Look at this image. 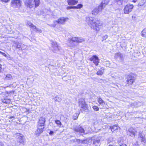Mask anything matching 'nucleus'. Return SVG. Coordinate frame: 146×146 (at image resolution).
<instances>
[{
	"mask_svg": "<svg viewBox=\"0 0 146 146\" xmlns=\"http://www.w3.org/2000/svg\"><path fill=\"white\" fill-rule=\"evenodd\" d=\"M86 21L88 25L91 28L93 29L99 31L100 30V25L99 21L96 22L94 19V18L92 17H86Z\"/></svg>",
	"mask_w": 146,
	"mask_h": 146,
	"instance_id": "1",
	"label": "nucleus"
},
{
	"mask_svg": "<svg viewBox=\"0 0 146 146\" xmlns=\"http://www.w3.org/2000/svg\"><path fill=\"white\" fill-rule=\"evenodd\" d=\"M68 41L70 46H75L77 45V43L82 42L84 41L85 40L82 37L75 36L72 37L71 38H69Z\"/></svg>",
	"mask_w": 146,
	"mask_h": 146,
	"instance_id": "2",
	"label": "nucleus"
},
{
	"mask_svg": "<svg viewBox=\"0 0 146 146\" xmlns=\"http://www.w3.org/2000/svg\"><path fill=\"white\" fill-rule=\"evenodd\" d=\"M40 3V0H27L24 2L25 6L30 8L38 6Z\"/></svg>",
	"mask_w": 146,
	"mask_h": 146,
	"instance_id": "3",
	"label": "nucleus"
},
{
	"mask_svg": "<svg viewBox=\"0 0 146 146\" xmlns=\"http://www.w3.org/2000/svg\"><path fill=\"white\" fill-rule=\"evenodd\" d=\"M134 76L135 74L131 73L127 75L126 78V84L127 86L131 85L135 82V78Z\"/></svg>",
	"mask_w": 146,
	"mask_h": 146,
	"instance_id": "4",
	"label": "nucleus"
},
{
	"mask_svg": "<svg viewBox=\"0 0 146 146\" xmlns=\"http://www.w3.org/2000/svg\"><path fill=\"white\" fill-rule=\"evenodd\" d=\"M79 105L81 108L80 111L81 112L86 111L88 110L87 105L85 104V102L84 99L83 98L80 99L79 100Z\"/></svg>",
	"mask_w": 146,
	"mask_h": 146,
	"instance_id": "5",
	"label": "nucleus"
},
{
	"mask_svg": "<svg viewBox=\"0 0 146 146\" xmlns=\"http://www.w3.org/2000/svg\"><path fill=\"white\" fill-rule=\"evenodd\" d=\"M68 18H65L64 17H61L58 19L57 21H53V23L50 25H48L49 26L51 27H54L57 24H63L66 21Z\"/></svg>",
	"mask_w": 146,
	"mask_h": 146,
	"instance_id": "6",
	"label": "nucleus"
},
{
	"mask_svg": "<svg viewBox=\"0 0 146 146\" xmlns=\"http://www.w3.org/2000/svg\"><path fill=\"white\" fill-rule=\"evenodd\" d=\"M134 8V5L132 4L128 3L124 7L123 11L124 13L125 14H129L131 12Z\"/></svg>",
	"mask_w": 146,
	"mask_h": 146,
	"instance_id": "7",
	"label": "nucleus"
},
{
	"mask_svg": "<svg viewBox=\"0 0 146 146\" xmlns=\"http://www.w3.org/2000/svg\"><path fill=\"white\" fill-rule=\"evenodd\" d=\"M21 2L20 0H12L11 1V5L14 8H19L21 5Z\"/></svg>",
	"mask_w": 146,
	"mask_h": 146,
	"instance_id": "8",
	"label": "nucleus"
},
{
	"mask_svg": "<svg viewBox=\"0 0 146 146\" xmlns=\"http://www.w3.org/2000/svg\"><path fill=\"white\" fill-rule=\"evenodd\" d=\"M15 138L17 141L20 143L23 144L24 143L23 138V135L19 133H17L15 134Z\"/></svg>",
	"mask_w": 146,
	"mask_h": 146,
	"instance_id": "9",
	"label": "nucleus"
},
{
	"mask_svg": "<svg viewBox=\"0 0 146 146\" xmlns=\"http://www.w3.org/2000/svg\"><path fill=\"white\" fill-rule=\"evenodd\" d=\"M44 126L45 125H43L37 124V129L35 132V134L37 136H39L43 132Z\"/></svg>",
	"mask_w": 146,
	"mask_h": 146,
	"instance_id": "10",
	"label": "nucleus"
},
{
	"mask_svg": "<svg viewBox=\"0 0 146 146\" xmlns=\"http://www.w3.org/2000/svg\"><path fill=\"white\" fill-rule=\"evenodd\" d=\"M73 130L76 133H84L85 132V130L80 125L74 127L73 128Z\"/></svg>",
	"mask_w": 146,
	"mask_h": 146,
	"instance_id": "11",
	"label": "nucleus"
},
{
	"mask_svg": "<svg viewBox=\"0 0 146 146\" xmlns=\"http://www.w3.org/2000/svg\"><path fill=\"white\" fill-rule=\"evenodd\" d=\"M91 61H93V63L96 65H98L99 62V59L98 57L96 55H93L90 58Z\"/></svg>",
	"mask_w": 146,
	"mask_h": 146,
	"instance_id": "12",
	"label": "nucleus"
},
{
	"mask_svg": "<svg viewBox=\"0 0 146 146\" xmlns=\"http://www.w3.org/2000/svg\"><path fill=\"white\" fill-rule=\"evenodd\" d=\"M51 44L52 48H53L52 50L54 52H56V51L60 50V47L58 46L56 42H52Z\"/></svg>",
	"mask_w": 146,
	"mask_h": 146,
	"instance_id": "13",
	"label": "nucleus"
},
{
	"mask_svg": "<svg viewBox=\"0 0 146 146\" xmlns=\"http://www.w3.org/2000/svg\"><path fill=\"white\" fill-rule=\"evenodd\" d=\"M138 138L142 143H146V137L145 136H143L141 133L139 134Z\"/></svg>",
	"mask_w": 146,
	"mask_h": 146,
	"instance_id": "14",
	"label": "nucleus"
},
{
	"mask_svg": "<svg viewBox=\"0 0 146 146\" xmlns=\"http://www.w3.org/2000/svg\"><path fill=\"white\" fill-rule=\"evenodd\" d=\"M110 129L112 132L120 130V128L117 125H114L110 126Z\"/></svg>",
	"mask_w": 146,
	"mask_h": 146,
	"instance_id": "15",
	"label": "nucleus"
},
{
	"mask_svg": "<svg viewBox=\"0 0 146 146\" xmlns=\"http://www.w3.org/2000/svg\"><path fill=\"white\" fill-rule=\"evenodd\" d=\"M88 142V140L87 139H84L83 140L77 139L76 141L77 144L79 145L86 144Z\"/></svg>",
	"mask_w": 146,
	"mask_h": 146,
	"instance_id": "16",
	"label": "nucleus"
},
{
	"mask_svg": "<svg viewBox=\"0 0 146 146\" xmlns=\"http://www.w3.org/2000/svg\"><path fill=\"white\" fill-rule=\"evenodd\" d=\"M45 122V119L44 117H41L39 119V120L38 122V124L43 125H44V123Z\"/></svg>",
	"mask_w": 146,
	"mask_h": 146,
	"instance_id": "17",
	"label": "nucleus"
},
{
	"mask_svg": "<svg viewBox=\"0 0 146 146\" xmlns=\"http://www.w3.org/2000/svg\"><path fill=\"white\" fill-rule=\"evenodd\" d=\"M100 6L99 5L98 7H96L94 8L92 11V14L95 15H97L100 10Z\"/></svg>",
	"mask_w": 146,
	"mask_h": 146,
	"instance_id": "18",
	"label": "nucleus"
},
{
	"mask_svg": "<svg viewBox=\"0 0 146 146\" xmlns=\"http://www.w3.org/2000/svg\"><path fill=\"white\" fill-rule=\"evenodd\" d=\"M67 2L69 5H74L76 4L78 1L75 0H68Z\"/></svg>",
	"mask_w": 146,
	"mask_h": 146,
	"instance_id": "19",
	"label": "nucleus"
},
{
	"mask_svg": "<svg viewBox=\"0 0 146 146\" xmlns=\"http://www.w3.org/2000/svg\"><path fill=\"white\" fill-rule=\"evenodd\" d=\"M146 4V0H141L138 3V6L141 7Z\"/></svg>",
	"mask_w": 146,
	"mask_h": 146,
	"instance_id": "20",
	"label": "nucleus"
},
{
	"mask_svg": "<svg viewBox=\"0 0 146 146\" xmlns=\"http://www.w3.org/2000/svg\"><path fill=\"white\" fill-rule=\"evenodd\" d=\"M114 57L115 58H117L118 57H119L122 59L123 58V56L120 52H119L115 54Z\"/></svg>",
	"mask_w": 146,
	"mask_h": 146,
	"instance_id": "21",
	"label": "nucleus"
},
{
	"mask_svg": "<svg viewBox=\"0 0 146 146\" xmlns=\"http://www.w3.org/2000/svg\"><path fill=\"white\" fill-rule=\"evenodd\" d=\"M141 35L143 37H146V28L142 31Z\"/></svg>",
	"mask_w": 146,
	"mask_h": 146,
	"instance_id": "22",
	"label": "nucleus"
},
{
	"mask_svg": "<svg viewBox=\"0 0 146 146\" xmlns=\"http://www.w3.org/2000/svg\"><path fill=\"white\" fill-rule=\"evenodd\" d=\"M2 102L4 103L9 104L10 103V100L9 99H2Z\"/></svg>",
	"mask_w": 146,
	"mask_h": 146,
	"instance_id": "23",
	"label": "nucleus"
},
{
	"mask_svg": "<svg viewBox=\"0 0 146 146\" xmlns=\"http://www.w3.org/2000/svg\"><path fill=\"white\" fill-rule=\"evenodd\" d=\"M12 78V76L11 74H8L6 76L5 79L6 80H10Z\"/></svg>",
	"mask_w": 146,
	"mask_h": 146,
	"instance_id": "24",
	"label": "nucleus"
},
{
	"mask_svg": "<svg viewBox=\"0 0 146 146\" xmlns=\"http://www.w3.org/2000/svg\"><path fill=\"white\" fill-rule=\"evenodd\" d=\"M15 44L16 46V48L19 49V50L21 49H22V48H21V45L20 44L19 42H16L15 43Z\"/></svg>",
	"mask_w": 146,
	"mask_h": 146,
	"instance_id": "25",
	"label": "nucleus"
},
{
	"mask_svg": "<svg viewBox=\"0 0 146 146\" xmlns=\"http://www.w3.org/2000/svg\"><path fill=\"white\" fill-rule=\"evenodd\" d=\"M54 99L55 102H60L61 100V99L57 96H56L55 97H54Z\"/></svg>",
	"mask_w": 146,
	"mask_h": 146,
	"instance_id": "26",
	"label": "nucleus"
},
{
	"mask_svg": "<svg viewBox=\"0 0 146 146\" xmlns=\"http://www.w3.org/2000/svg\"><path fill=\"white\" fill-rule=\"evenodd\" d=\"M83 7V5L81 4H78L77 5V6H74V8L78 9H80L82 8Z\"/></svg>",
	"mask_w": 146,
	"mask_h": 146,
	"instance_id": "27",
	"label": "nucleus"
},
{
	"mask_svg": "<svg viewBox=\"0 0 146 146\" xmlns=\"http://www.w3.org/2000/svg\"><path fill=\"white\" fill-rule=\"evenodd\" d=\"M100 142V138H98L96 140H95L94 142V143L95 144H96V143H99Z\"/></svg>",
	"mask_w": 146,
	"mask_h": 146,
	"instance_id": "28",
	"label": "nucleus"
},
{
	"mask_svg": "<svg viewBox=\"0 0 146 146\" xmlns=\"http://www.w3.org/2000/svg\"><path fill=\"white\" fill-rule=\"evenodd\" d=\"M93 108L94 110L96 111H98L99 110L97 106H93Z\"/></svg>",
	"mask_w": 146,
	"mask_h": 146,
	"instance_id": "29",
	"label": "nucleus"
},
{
	"mask_svg": "<svg viewBox=\"0 0 146 146\" xmlns=\"http://www.w3.org/2000/svg\"><path fill=\"white\" fill-rule=\"evenodd\" d=\"M55 122L57 125H60L62 124L61 122L59 120H55Z\"/></svg>",
	"mask_w": 146,
	"mask_h": 146,
	"instance_id": "30",
	"label": "nucleus"
},
{
	"mask_svg": "<svg viewBox=\"0 0 146 146\" xmlns=\"http://www.w3.org/2000/svg\"><path fill=\"white\" fill-rule=\"evenodd\" d=\"M27 24L30 27H31L33 25L32 23L29 21H28L27 23Z\"/></svg>",
	"mask_w": 146,
	"mask_h": 146,
	"instance_id": "31",
	"label": "nucleus"
},
{
	"mask_svg": "<svg viewBox=\"0 0 146 146\" xmlns=\"http://www.w3.org/2000/svg\"><path fill=\"white\" fill-rule=\"evenodd\" d=\"M35 31L37 32H38L39 33H41L42 31L40 29L36 28V29L35 30Z\"/></svg>",
	"mask_w": 146,
	"mask_h": 146,
	"instance_id": "32",
	"label": "nucleus"
},
{
	"mask_svg": "<svg viewBox=\"0 0 146 146\" xmlns=\"http://www.w3.org/2000/svg\"><path fill=\"white\" fill-rule=\"evenodd\" d=\"M115 1L116 3H117V4H118V2H119L121 4L122 3V1L121 0H115Z\"/></svg>",
	"mask_w": 146,
	"mask_h": 146,
	"instance_id": "33",
	"label": "nucleus"
},
{
	"mask_svg": "<svg viewBox=\"0 0 146 146\" xmlns=\"http://www.w3.org/2000/svg\"><path fill=\"white\" fill-rule=\"evenodd\" d=\"M31 28L34 31H35V30H36L37 27L36 26H35L34 25H33V26H32Z\"/></svg>",
	"mask_w": 146,
	"mask_h": 146,
	"instance_id": "34",
	"label": "nucleus"
},
{
	"mask_svg": "<svg viewBox=\"0 0 146 146\" xmlns=\"http://www.w3.org/2000/svg\"><path fill=\"white\" fill-rule=\"evenodd\" d=\"M0 53L5 57L7 56V55L5 53L3 52L0 51Z\"/></svg>",
	"mask_w": 146,
	"mask_h": 146,
	"instance_id": "35",
	"label": "nucleus"
},
{
	"mask_svg": "<svg viewBox=\"0 0 146 146\" xmlns=\"http://www.w3.org/2000/svg\"><path fill=\"white\" fill-rule=\"evenodd\" d=\"M77 140V139H72V140H71V142L72 143V142H76Z\"/></svg>",
	"mask_w": 146,
	"mask_h": 146,
	"instance_id": "36",
	"label": "nucleus"
},
{
	"mask_svg": "<svg viewBox=\"0 0 146 146\" xmlns=\"http://www.w3.org/2000/svg\"><path fill=\"white\" fill-rule=\"evenodd\" d=\"M1 2L7 3L9 1V0H0Z\"/></svg>",
	"mask_w": 146,
	"mask_h": 146,
	"instance_id": "37",
	"label": "nucleus"
},
{
	"mask_svg": "<svg viewBox=\"0 0 146 146\" xmlns=\"http://www.w3.org/2000/svg\"><path fill=\"white\" fill-rule=\"evenodd\" d=\"M72 8H74V7L68 6L67 7V9L68 10Z\"/></svg>",
	"mask_w": 146,
	"mask_h": 146,
	"instance_id": "38",
	"label": "nucleus"
},
{
	"mask_svg": "<svg viewBox=\"0 0 146 146\" xmlns=\"http://www.w3.org/2000/svg\"><path fill=\"white\" fill-rule=\"evenodd\" d=\"M54 133V132L52 131H50L49 133V134L50 135H52Z\"/></svg>",
	"mask_w": 146,
	"mask_h": 146,
	"instance_id": "39",
	"label": "nucleus"
},
{
	"mask_svg": "<svg viewBox=\"0 0 146 146\" xmlns=\"http://www.w3.org/2000/svg\"><path fill=\"white\" fill-rule=\"evenodd\" d=\"M97 74L99 75H100V70L98 71L97 73Z\"/></svg>",
	"mask_w": 146,
	"mask_h": 146,
	"instance_id": "40",
	"label": "nucleus"
},
{
	"mask_svg": "<svg viewBox=\"0 0 146 146\" xmlns=\"http://www.w3.org/2000/svg\"><path fill=\"white\" fill-rule=\"evenodd\" d=\"M137 1V0H132L131 1L133 3H136Z\"/></svg>",
	"mask_w": 146,
	"mask_h": 146,
	"instance_id": "41",
	"label": "nucleus"
},
{
	"mask_svg": "<svg viewBox=\"0 0 146 146\" xmlns=\"http://www.w3.org/2000/svg\"><path fill=\"white\" fill-rule=\"evenodd\" d=\"M2 69V65L0 64V72H1V70Z\"/></svg>",
	"mask_w": 146,
	"mask_h": 146,
	"instance_id": "42",
	"label": "nucleus"
},
{
	"mask_svg": "<svg viewBox=\"0 0 146 146\" xmlns=\"http://www.w3.org/2000/svg\"><path fill=\"white\" fill-rule=\"evenodd\" d=\"M14 117H15L14 116H11L9 118L10 119H12V118H14Z\"/></svg>",
	"mask_w": 146,
	"mask_h": 146,
	"instance_id": "43",
	"label": "nucleus"
},
{
	"mask_svg": "<svg viewBox=\"0 0 146 146\" xmlns=\"http://www.w3.org/2000/svg\"><path fill=\"white\" fill-rule=\"evenodd\" d=\"M100 98H99V103L100 104Z\"/></svg>",
	"mask_w": 146,
	"mask_h": 146,
	"instance_id": "44",
	"label": "nucleus"
},
{
	"mask_svg": "<svg viewBox=\"0 0 146 146\" xmlns=\"http://www.w3.org/2000/svg\"><path fill=\"white\" fill-rule=\"evenodd\" d=\"M101 5H103V1H102V3H101Z\"/></svg>",
	"mask_w": 146,
	"mask_h": 146,
	"instance_id": "45",
	"label": "nucleus"
},
{
	"mask_svg": "<svg viewBox=\"0 0 146 146\" xmlns=\"http://www.w3.org/2000/svg\"><path fill=\"white\" fill-rule=\"evenodd\" d=\"M108 146H113L112 145H109Z\"/></svg>",
	"mask_w": 146,
	"mask_h": 146,
	"instance_id": "46",
	"label": "nucleus"
},
{
	"mask_svg": "<svg viewBox=\"0 0 146 146\" xmlns=\"http://www.w3.org/2000/svg\"><path fill=\"white\" fill-rule=\"evenodd\" d=\"M1 143L0 142V145H1Z\"/></svg>",
	"mask_w": 146,
	"mask_h": 146,
	"instance_id": "47",
	"label": "nucleus"
}]
</instances>
